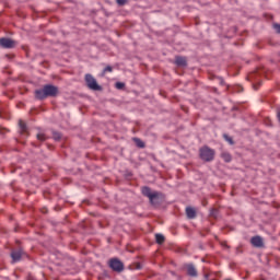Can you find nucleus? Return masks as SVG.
<instances>
[{"mask_svg": "<svg viewBox=\"0 0 280 280\" xmlns=\"http://www.w3.org/2000/svg\"><path fill=\"white\" fill-rule=\"evenodd\" d=\"M19 127L21 135H27V124L23 121L22 119L19 120Z\"/></svg>", "mask_w": 280, "mask_h": 280, "instance_id": "obj_12", "label": "nucleus"}, {"mask_svg": "<svg viewBox=\"0 0 280 280\" xmlns=\"http://www.w3.org/2000/svg\"><path fill=\"white\" fill-rule=\"evenodd\" d=\"M186 272H187L188 277H192V278L198 277V270L196 269L194 264L186 265Z\"/></svg>", "mask_w": 280, "mask_h": 280, "instance_id": "obj_10", "label": "nucleus"}, {"mask_svg": "<svg viewBox=\"0 0 280 280\" xmlns=\"http://www.w3.org/2000/svg\"><path fill=\"white\" fill-rule=\"evenodd\" d=\"M141 194L145 198H149V202L152 206L159 205L160 203L159 199L161 198V196H163V194H161L159 191H153L152 192V188H150L149 186L142 187L141 188Z\"/></svg>", "mask_w": 280, "mask_h": 280, "instance_id": "obj_2", "label": "nucleus"}, {"mask_svg": "<svg viewBox=\"0 0 280 280\" xmlns=\"http://www.w3.org/2000/svg\"><path fill=\"white\" fill-rule=\"evenodd\" d=\"M133 143H136L137 148H145V142H143V140L140 138H133Z\"/></svg>", "mask_w": 280, "mask_h": 280, "instance_id": "obj_16", "label": "nucleus"}, {"mask_svg": "<svg viewBox=\"0 0 280 280\" xmlns=\"http://www.w3.org/2000/svg\"><path fill=\"white\" fill-rule=\"evenodd\" d=\"M118 5H126L128 3V0H116Z\"/></svg>", "mask_w": 280, "mask_h": 280, "instance_id": "obj_23", "label": "nucleus"}, {"mask_svg": "<svg viewBox=\"0 0 280 280\" xmlns=\"http://www.w3.org/2000/svg\"><path fill=\"white\" fill-rule=\"evenodd\" d=\"M115 86H116V89L121 91V89H126V83H124V82H116Z\"/></svg>", "mask_w": 280, "mask_h": 280, "instance_id": "obj_20", "label": "nucleus"}, {"mask_svg": "<svg viewBox=\"0 0 280 280\" xmlns=\"http://www.w3.org/2000/svg\"><path fill=\"white\" fill-rule=\"evenodd\" d=\"M108 266L114 272H124V264L119 258L109 259Z\"/></svg>", "mask_w": 280, "mask_h": 280, "instance_id": "obj_5", "label": "nucleus"}, {"mask_svg": "<svg viewBox=\"0 0 280 280\" xmlns=\"http://www.w3.org/2000/svg\"><path fill=\"white\" fill-rule=\"evenodd\" d=\"M223 139L230 143V145H235V141L231 138V136L223 133Z\"/></svg>", "mask_w": 280, "mask_h": 280, "instance_id": "obj_17", "label": "nucleus"}, {"mask_svg": "<svg viewBox=\"0 0 280 280\" xmlns=\"http://www.w3.org/2000/svg\"><path fill=\"white\" fill-rule=\"evenodd\" d=\"M174 65H176V67H182V68L187 67V57L175 56Z\"/></svg>", "mask_w": 280, "mask_h": 280, "instance_id": "obj_9", "label": "nucleus"}, {"mask_svg": "<svg viewBox=\"0 0 280 280\" xmlns=\"http://www.w3.org/2000/svg\"><path fill=\"white\" fill-rule=\"evenodd\" d=\"M85 84L91 91H102V86L97 84V80H95L92 74H85Z\"/></svg>", "mask_w": 280, "mask_h": 280, "instance_id": "obj_4", "label": "nucleus"}, {"mask_svg": "<svg viewBox=\"0 0 280 280\" xmlns=\"http://www.w3.org/2000/svg\"><path fill=\"white\" fill-rule=\"evenodd\" d=\"M23 255H25V250L23 249V247L20 246L18 249H13L11 252L12 264L21 261Z\"/></svg>", "mask_w": 280, "mask_h": 280, "instance_id": "obj_7", "label": "nucleus"}, {"mask_svg": "<svg viewBox=\"0 0 280 280\" xmlns=\"http://www.w3.org/2000/svg\"><path fill=\"white\" fill-rule=\"evenodd\" d=\"M254 89L257 90V86L254 85Z\"/></svg>", "mask_w": 280, "mask_h": 280, "instance_id": "obj_25", "label": "nucleus"}, {"mask_svg": "<svg viewBox=\"0 0 280 280\" xmlns=\"http://www.w3.org/2000/svg\"><path fill=\"white\" fill-rule=\"evenodd\" d=\"M0 47L2 49H14L16 47V40L10 37H1L0 38Z\"/></svg>", "mask_w": 280, "mask_h": 280, "instance_id": "obj_6", "label": "nucleus"}, {"mask_svg": "<svg viewBox=\"0 0 280 280\" xmlns=\"http://www.w3.org/2000/svg\"><path fill=\"white\" fill-rule=\"evenodd\" d=\"M52 139L55 141H60V139H62V135L60 132H58V131H54L52 132Z\"/></svg>", "mask_w": 280, "mask_h": 280, "instance_id": "obj_19", "label": "nucleus"}, {"mask_svg": "<svg viewBox=\"0 0 280 280\" xmlns=\"http://www.w3.org/2000/svg\"><path fill=\"white\" fill-rule=\"evenodd\" d=\"M58 86L54 84H46L43 89L35 90V100L43 102V100H47V97H58Z\"/></svg>", "mask_w": 280, "mask_h": 280, "instance_id": "obj_1", "label": "nucleus"}, {"mask_svg": "<svg viewBox=\"0 0 280 280\" xmlns=\"http://www.w3.org/2000/svg\"><path fill=\"white\" fill-rule=\"evenodd\" d=\"M250 244L254 248H264V238L259 235L253 236L250 238Z\"/></svg>", "mask_w": 280, "mask_h": 280, "instance_id": "obj_8", "label": "nucleus"}, {"mask_svg": "<svg viewBox=\"0 0 280 280\" xmlns=\"http://www.w3.org/2000/svg\"><path fill=\"white\" fill-rule=\"evenodd\" d=\"M36 139L43 143L44 141H47V136L43 132H39L36 135Z\"/></svg>", "mask_w": 280, "mask_h": 280, "instance_id": "obj_18", "label": "nucleus"}, {"mask_svg": "<svg viewBox=\"0 0 280 280\" xmlns=\"http://www.w3.org/2000/svg\"><path fill=\"white\" fill-rule=\"evenodd\" d=\"M221 246H222L223 248H230V246L226 244V242H221Z\"/></svg>", "mask_w": 280, "mask_h": 280, "instance_id": "obj_24", "label": "nucleus"}, {"mask_svg": "<svg viewBox=\"0 0 280 280\" xmlns=\"http://www.w3.org/2000/svg\"><path fill=\"white\" fill-rule=\"evenodd\" d=\"M197 215L198 212L191 206L186 207V217L188 218V220H195Z\"/></svg>", "mask_w": 280, "mask_h": 280, "instance_id": "obj_11", "label": "nucleus"}, {"mask_svg": "<svg viewBox=\"0 0 280 280\" xmlns=\"http://www.w3.org/2000/svg\"><path fill=\"white\" fill-rule=\"evenodd\" d=\"M273 30H275L276 34H280V24L275 23L273 24Z\"/></svg>", "mask_w": 280, "mask_h": 280, "instance_id": "obj_21", "label": "nucleus"}, {"mask_svg": "<svg viewBox=\"0 0 280 280\" xmlns=\"http://www.w3.org/2000/svg\"><path fill=\"white\" fill-rule=\"evenodd\" d=\"M155 242L156 244H159L160 246L162 244H165V236L163 234H155Z\"/></svg>", "mask_w": 280, "mask_h": 280, "instance_id": "obj_15", "label": "nucleus"}, {"mask_svg": "<svg viewBox=\"0 0 280 280\" xmlns=\"http://www.w3.org/2000/svg\"><path fill=\"white\" fill-rule=\"evenodd\" d=\"M221 159H223L224 163H231L233 161V156L229 152L221 153Z\"/></svg>", "mask_w": 280, "mask_h": 280, "instance_id": "obj_13", "label": "nucleus"}, {"mask_svg": "<svg viewBox=\"0 0 280 280\" xmlns=\"http://www.w3.org/2000/svg\"><path fill=\"white\" fill-rule=\"evenodd\" d=\"M103 71H104V73H107V72L108 73H113V67L112 66H107V67L104 68Z\"/></svg>", "mask_w": 280, "mask_h": 280, "instance_id": "obj_22", "label": "nucleus"}, {"mask_svg": "<svg viewBox=\"0 0 280 280\" xmlns=\"http://www.w3.org/2000/svg\"><path fill=\"white\" fill-rule=\"evenodd\" d=\"M199 158L203 163H211L215 161V150L211 149L209 145H203L199 149Z\"/></svg>", "mask_w": 280, "mask_h": 280, "instance_id": "obj_3", "label": "nucleus"}, {"mask_svg": "<svg viewBox=\"0 0 280 280\" xmlns=\"http://www.w3.org/2000/svg\"><path fill=\"white\" fill-rule=\"evenodd\" d=\"M210 218L218 220V218H220V210H218V208H212L210 210Z\"/></svg>", "mask_w": 280, "mask_h": 280, "instance_id": "obj_14", "label": "nucleus"}]
</instances>
